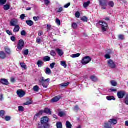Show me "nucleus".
Masks as SVG:
<instances>
[{
    "label": "nucleus",
    "instance_id": "f257e3e1",
    "mask_svg": "<svg viewBox=\"0 0 128 128\" xmlns=\"http://www.w3.org/2000/svg\"><path fill=\"white\" fill-rule=\"evenodd\" d=\"M50 79L48 78L45 80L44 78L42 77L40 79L39 84L41 86H42L44 88H48V87L50 84Z\"/></svg>",
    "mask_w": 128,
    "mask_h": 128
},
{
    "label": "nucleus",
    "instance_id": "f03ea898",
    "mask_svg": "<svg viewBox=\"0 0 128 128\" xmlns=\"http://www.w3.org/2000/svg\"><path fill=\"white\" fill-rule=\"evenodd\" d=\"M90 62H92V58L90 56H86L82 59L81 63L83 66H86Z\"/></svg>",
    "mask_w": 128,
    "mask_h": 128
},
{
    "label": "nucleus",
    "instance_id": "7ed1b4c3",
    "mask_svg": "<svg viewBox=\"0 0 128 128\" xmlns=\"http://www.w3.org/2000/svg\"><path fill=\"white\" fill-rule=\"evenodd\" d=\"M99 24L101 26V28L102 32H106V30H108V24L104 22L103 21H100L99 22Z\"/></svg>",
    "mask_w": 128,
    "mask_h": 128
},
{
    "label": "nucleus",
    "instance_id": "20e7f679",
    "mask_svg": "<svg viewBox=\"0 0 128 128\" xmlns=\"http://www.w3.org/2000/svg\"><path fill=\"white\" fill-rule=\"evenodd\" d=\"M24 47V41L22 40H19L17 45V48L18 50H22V48Z\"/></svg>",
    "mask_w": 128,
    "mask_h": 128
},
{
    "label": "nucleus",
    "instance_id": "39448f33",
    "mask_svg": "<svg viewBox=\"0 0 128 128\" xmlns=\"http://www.w3.org/2000/svg\"><path fill=\"white\" fill-rule=\"evenodd\" d=\"M108 66L110 68H116V62H113L112 60H110L108 61Z\"/></svg>",
    "mask_w": 128,
    "mask_h": 128
},
{
    "label": "nucleus",
    "instance_id": "423d86ee",
    "mask_svg": "<svg viewBox=\"0 0 128 128\" xmlns=\"http://www.w3.org/2000/svg\"><path fill=\"white\" fill-rule=\"evenodd\" d=\"M16 94L20 98H24V96H26V92H24V91H23L22 90H18L17 91Z\"/></svg>",
    "mask_w": 128,
    "mask_h": 128
},
{
    "label": "nucleus",
    "instance_id": "0eeeda50",
    "mask_svg": "<svg viewBox=\"0 0 128 128\" xmlns=\"http://www.w3.org/2000/svg\"><path fill=\"white\" fill-rule=\"evenodd\" d=\"M100 6H108V0H99Z\"/></svg>",
    "mask_w": 128,
    "mask_h": 128
},
{
    "label": "nucleus",
    "instance_id": "6e6552de",
    "mask_svg": "<svg viewBox=\"0 0 128 128\" xmlns=\"http://www.w3.org/2000/svg\"><path fill=\"white\" fill-rule=\"evenodd\" d=\"M48 122V118L46 116L44 117L41 118V124H46Z\"/></svg>",
    "mask_w": 128,
    "mask_h": 128
},
{
    "label": "nucleus",
    "instance_id": "1a4fd4ad",
    "mask_svg": "<svg viewBox=\"0 0 128 128\" xmlns=\"http://www.w3.org/2000/svg\"><path fill=\"white\" fill-rule=\"evenodd\" d=\"M124 96H126V94L122 91H120L118 93V96L119 98H124Z\"/></svg>",
    "mask_w": 128,
    "mask_h": 128
},
{
    "label": "nucleus",
    "instance_id": "9d476101",
    "mask_svg": "<svg viewBox=\"0 0 128 128\" xmlns=\"http://www.w3.org/2000/svg\"><path fill=\"white\" fill-rule=\"evenodd\" d=\"M18 24V20L16 19H13L11 20L10 22V26H16V24Z\"/></svg>",
    "mask_w": 128,
    "mask_h": 128
},
{
    "label": "nucleus",
    "instance_id": "9b49d317",
    "mask_svg": "<svg viewBox=\"0 0 128 128\" xmlns=\"http://www.w3.org/2000/svg\"><path fill=\"white\" fill-rule=\"evenodd\" d=\"M0 82L2 84H4V86H8L10 84L8 81V80L6 79H1Z\"/></svg>",
    "mask_w": 128,
    "mask_h": 128
},
{
    "label": "nucleus",
    "instance_id": "f8f14e48",
    "mask_svg": "<svg viewBox=\"0 0 128 128\" xmlns=\"http://www.w3.org/2000/svg\"><path fill=\"white\" fill-rule=\"evenodd\" d=\"M6 58V54L4 52H0V58L1 60H4Z\"/></svg>",
    "mask_w": 128,
    "mask_h": 128
},
{
    "label": "nucleus",
    "instance_id": "ddd939ff",
    "mask_svg": "<svg viewBox=\"0 0 128 128\" xmlns=\"http://www.w3.org/2000/svg\"><path fill=\"white\" fill-rule=\"evenodd\" d=\"M60 100V96H56L52 100V102H58Z\"/></svg>",
    "mask_w": 128,
    "mask_h": 128
},
{
    "label": "nucleus",
    "instance_id": "4468645a",
    "mask_svg": "<svg viewBox=\"0 0 128 128\" xmlns=\"http://www.w3.org/2000/svg\"><path fill=\"white\" fill-rule=\"evenodd\" d=\"M56 52H57L58 56H64V51H62V50L60 48H57L56 49Z\"/></svg>",
    "mask_w": 128,
    "mask_h": 128
},
{
    "label": "nucleus",
    "instance_id": "2eb2a0df",
    "mask_svg": "<svg viewBox=\"0 0 128 128\" xmlns=\"http://www.w3.org/2000/svg\"><path fill=\"white\" fill-rule=\"evenodd\" d=\"M43 114V111H40L38 114H36V116L34 117V120H38V118L40 116H42Z\"/></svg>",
    "mask_w": 128,
    "mask_h": 128
},
{
    "label": "nucleus",
    "instance_id": "dca6fc26",
    "mask_svg": "<svg viewBox=\"0 0 128 128\" xmlns=\"http://www.w3.org/2000/svg\"><path fill=\"white\" fill-rule=\"evenodd\" d=\"M14 32H20V26L16 25V26H14Z\"/></svg>",
    "mask_w": 128,
    "mask_h": 128
},
{
    "label": "nucleus",
    "instance_id": "f3484780",
    "mask_svg": "<svg viewBox=\"0 0 128 128\" xmlns=\"http://www.w3.org/2000/svg\"><path fill=\"white\" fill-rule=\"evenodd\" d=\"M109 122H110V124H118V121L115 119H110L109 120Z\"/></svg>",
    "mask_w": 128,
    "mask_h": 128
},
{
    "label": "nucleus",
    "instance_id": "a211bd4d",
    "mask_svg": "<svg viewBox=\"0 0 128 128\" xmlns=\"http://www.w3.org/2000/svg\"><path fill=\"white\" fill-rule=\"evenodd\" d=\"M42 112L43 114L44 112V114H52V112L50 111V110L48 109V108H46Z\"/></svg>",
    "mask_w": 128,
    "mask_h": 128
},
{
    "label": "nucleus",
    "instance_id": "6ab92c4d",
    "mask_svg": "<svg viewBox=\"0 0 128 128\" xmlns=\"http://www.w3.org/2000/svg\"><path fill=\"white\" fill-rule=\"evenodd\" d=\"M90 80H92V82H96L98 80V78L96 76H91Z\"/></svg>",
    "mask_w": 128,
    "mask_h": 128
},
{
    "label": "nucleus",
    "instance_id": "aec40b11",
    "mask_svg": "<svg viewBox=\"0 0 128 128\" xmlns=\"http://www.w3.org/2000/svg\"><path fill=\"white\" fill-rule=\"evenodd\" d=\"M26 24H28L29 26H34V22H32V20H26Z\"/></svg>",
    "mask_w": 128,
    "mask_h": 128
},
{
    "label": "nucleus",
    "instance_id": "412c9836",
    "mask_svg": "<svg viewBox=\"0 0 128 128\" xmlns=\"http://www.w3.org/2000/svg\"><path fill=\"white\" fill-rule=\"evenodd\" d=\"M43 60L44 62H50V58L48 56H46L43 58Z\"/></svg>",
    "mask_w": 128,
    "mask_h": 128
},
{
    "label": "nucleus",
    "instance_id": "4be33fe9",
    "mask_svg": "<svg viewBox=\"0 0 128 128\" xmlns=\"http://www.w3.org/2000/svg\"><path fill=\"white\" fill-rule=\"evenodd\" d=\"M66 112H64L62 111L59 112H58V116H60V118H62L64 116H66Z\"/></svg>",
    "mask_w": 128,
    "mask_h": 128
},
{
    "label": "nucleus",
    "instance_id": "5701e85b",
    "mask_svg": "<svg viewBox=\"0 0 128 128\" xmlns=\"http://www.w3.org/2000/svg\"><path fill=\"white\" fill-rule=\"evenodd\" d=\"M46 74L48 75L52 74V70L48 68H46Z\"/></svg>",
    "mask_w": 128,
    "mask_h": 128
},
{
    "label": "nucleus",
    "instance_id": "b1692460",
    "mask_svg": "<svg viewBox=\"0 0 128 128\" xmlns=\"http://www.w3.org/2000/svg\"><path fill=\"white\" fill-rule=\"evenodd\" d=\"M70 82H64L60 84L59 86H62V88H66V86H68L70 84Z\"/></svg>",
    "mask_w": 128,
    "mask_h": 128
},
{
    "label": "nucleus",
    "instance_id": "393cba45",
    "mask_svg": "<svg viewBox=\"0 0 128 128\" xmlns=\"http://www.w3.org/2000/svg\"><path fill=\"white\" fill-rule=\"evenodd\" d=\"M6 114V112H4V110H0V116L2 118H4V114Z\"/></svg>",
    "mask_w": 128,
    "mask_h": 128
},
{
    "label": "nucleus",
    "instance_id": "a878e982",
    "mask_svg": "<svg viewBox=\"0 0 128 128\" xmlns=\"http://www.w3.org/2000/svg\"><path fill=\"white\" fill-rule=\"evenodd\" d=\"M20 66L23 70H26V68H28L26 65V64L24 62L20 63Z\"/></svg>",
    "mask_w": 128,
    "mask_h": 128
},
{
    "label": "nucleus",
    "instance_id": "bb28decb",
    "mask_svg": "<svg viewBox=\"0 0 128 128\" xmlns=\"http://www.w3.org/2000/svg\"><path fill=\"white\" fill-rule=\"evenodd\" d=\"M90 1L84 2L83 5L84 8H88L90 6Z\"/></svg>",
    "mask_w": 128,
    "mask_h": 128
},
{
    "label": "nucleus",
    "instance_id": "cd10ccee",
    "mask_svg": "<svg viewBox=\"0 0 128 128\" xmlns=\"http://www.w3.org/2000/svg\"><path fill=\"white\" fill-rule=\"evenodd\" d=\"M108 6L110 8H114V3L112 1H110L108 2Z\"/></svg>",
    "mask_w": 128,
    "mask_h": 128
},
{
    "label": "nucleus",
    "instance_id": "c85d7f7f",
    "mask_svg": "<svg viewBox=\"0 0 128 128\" xmlns=\"http://www.w3.org/2000/svg\"><path fill=\"white\" fill-rule=\"evenodd\" d=\"M80 56V54H76L71 55V58H78Z\"/></svg>",
    "mask_w": 128,
    "mask_h": 128
},
{
    "label": "nucleus",
    "instance_id": "c756f323",
    "mask_svg": "<svg viewBox=\"0 0 128 128\" xmlns=\"http://www.w3.org/2000/svg\"><path fill=\"white\" fill-rule=\"evenodd\" d=\"M106 100H116V98L112 96H108L106 97Z\"/></svg>",
    "mask_w": 128,
    "mask_h": 128
},
{
    "label": "nucleus",
    "instance_id": "7c9ffc66",
    "mask_svg": "<svg viewBox=\"0 0 128 128\" xmlns=\"http://www.w3.org/2000/svg\"><path fill=\"white\" fill-rule=\"evenodd\" d=\"M60 64L61 66H64V68H66L68 65H66V62L64 61H62L60 62Z\"/></svg>",
    "mask_w": 128,
    "mask_h": 128
},
{
    "label": "nucleus",
    "instance_id": "2f4dec72",
    "mask_svg": "<svg viewBox=\"0 0 128 128\" xmlns=\"http://www.w3.org/2000/svg\"><path fill=\"white\" fill-rule=\"evenodd\" d=\"M10 8V6L8 4H6L4 6V10H8Z\"/></svg>",
    "mask_w": 128,
    "mask_h": 128
},
{
    "label": "nucleus",
    "instance_id": "473e14b6",
    "mask_svg": "<svg viewBox=\"0 0 128 128\" xmlns=\"http://www.w3.org/2000/svg\"><path fill=\"white\" fill-rule=\"evenodd\" d=\"M7 0H0V6H4L6 4Z\"/></svg>",
    "mask_w": 128,
    "mask_h": 128
},
{
    "label": "nucleus",
    "instance_id": "72a5a7b5",
    "mask_svg": "<svg viewBox=\"0 0 128 128\" xmlns=\"http://www.w3.org/2000/svg\"><path fill=\"white\" fill-rule=\"evenodd\" d=\"M110 82L112 86H118V83L114 80H111Z\"/></svg>",
    "mask_w": 128,
    "mask_h": 128
},
{
    "label": "nucleus",
    "instance_id": "f704fd0d",
    "mask_svg": "<svg viewBox=\"0 0 128 128\" xmlns=\"http://www.w3.org/2000/svg\"><path fill=\"white\" fill-rule=\"evenodd\" d=\"M72 124H70V122L68 121H67L66 122V128H72Z\"/></svg>",
    "mask_w": 128,
    "mask_h": 128
},
{
    "label": "nucleus",
    "instance_id": "c9c22d12",
    "mask_svg": "<svg viewBox=\"0 0 128 128\" xmlns=\"http://www.w3.org/2000/svg\"><path fill=\"white\" fill-rule=\"evenodd\" d=\"M104 128H112V124L108 123H105Z\"/></svg>",
    "mask_w": 128,
    "mask_h": 128
},
{
    "label": "nucleus",
    "instance_id": "e433bc0d",
    "mask_svg": "<svg viewBox=\"0 0 128 128\" xmlns=\"http://www.w3.org/2000/svg\"><path fill=\"white\" fill-rule=\"evenodd\" d=\"M42 64H44V62L40 60H38L37 62V65L38 66V68H41Z\"/></svg>",
    "mask_w": 128,
    "mask_h": 128
},
{
    "label": "nucleus",
    "instance_id": "4c0bfd02",
    "mask_svg": "<svg viewBox=\"0 0 128 128\" xmlns=\"http://www.w3.org/2000/svg\"><path fill=\"white\" fill-rule=\"evenodd\" d=\"M33 90L34 92H38V90H40V88L38 86H35L34 87Z\"/></svg>",
    "mask_w": 128,
    "mask_h": 128
},
{
    "label": "nucleus",
    "instance_id": "58836bf2",
    "mask_svg": "<svg viewBox=\"0 0 128 128\" xmlns=\"http://www.w3.org/2000/svg\"><path fill=\"white\" fill-rule=\"evenodd\" d=\"M88 18H86V16H83L81 18V20H82V22H88Z\"/></svg>",
    "mask_w": 128,
    "mask_h": 128
},
{
    "label": "nucleus",
    "instance_id": "ea45409f",
    "mask_svg": "<svg viewBox=\"0 0 128 128\" xmlns=\"http://www.w3.org/2000/svg\"><path fill=\"white\" fill-rule=\"evenodd\" d=\"M19 112H22L24 111V108L22 106H19L18 107Z\"/></svg>",
    "mask_w": 128,
    "mask_h": 128
},
{
    "label": "nucleus",
    "instance_id": "a19ab883",
    "mask_svg": "<svg viewBox=\"0 0 128 128\" xmlns=\"http://www.w3.org/2000/svg\"><path fill=\"white\" fill-rule=\"evenodd\" d=\"M57 128H62V124L60 122H58L56 123Z\"/></svg>",
    "mask_w": 128,
    "mask_h": 128
},
{
    "label": "nucleus",
    "instance_id": "79ce46f5",
    "mask_svg": "<svg viewBox=\"0 0 128 128\" xmlns=\"http://www.w3.org/2000/svg\"><path fill=\"white\" fill-rule=\"evenodd\" d=\"M4 120H6V122H10V120H12V117H10V116H6L4 117Z\"/></svg>",
    "mask_w": 128,
    "mask_h": 128
},
{
    "label": "nucleus",
    "instance_id": "37998d69",
    "mask_svg": "<svg viewBox=\"0 0 128 128\" xmlns=\"http://www.w3.org/2000/svg\"><path fill=\"white\" fill-rule=\"evenodd\" d=\"M32 104V100L28 101L26 102L24 104V106H30V104Z\"/></svg>",
    "mask_w": 128,
    "mask_h": 128
},
{
    "label": "nucleus",
    "instance_id": "c03bdc74",
    "mask_svg": "<svg viewBox=\"0 0 128 128\" xmlns=\"http://www.w3.org/2000/svg\"><path fill=\"white\" fill-rule=\"evenodd\" d=\"M80 110V108L78 106H75L74 108V112H78Z\"/></svg>",
    "mask_w": 128,
    "mask_h": 128
},
{
    "label": "nucleus",
    "instance_id": "a18cd8bd",
    "mask_svg": "<svg viewBox=\"0 0 128 128\" xmlns=\"http://www.w3.org/2000/svg\"><path fill=\"white\" fill-rule=\"evenodd\" d=\"M72 27L74 30H76V28H78V24L76 23H73L72 24Z\"/></svg>",
    "mask_w": 128,
    "mask_h": 128
},
{
    "label": "nucleus",
    "instance_id": "49530a36",
    "mask_svg": "<svg viewBox=\"0 0 128 128\" xmlns=\"http://www.w3.org/2000/svg\"><path fill=\"white\" fill-rule=\"evenodd\" d=\"M6 52L8 54H12V51L10 50V48H7L6 49Z\"/></svg>",
    "mask_w": 128,
    "mask_h": 128
},
{
    "label": "nucleus",
    "instance_id": "de8ad7c7",
    "mask_svg": "<svg viewBox=\"0 0 128 128\" xmlns=\"http://www.w3.org/2000/svg\"><path fill=\"white\" fill-rule=\"evenodd\" d=\"M75 16L77 18H79L80 16V13L78 12H76L75 14Z\"/></svg>",
    "mask_w": 128,
    "mask_h": 128
},
{
    "label": "nucleus",
    "instance_id": "09e8293b",
    "mask_svg": "<svg viewBox=\"0 0 128 128\" xmlns=\"http://www.w3.org/2000/svg\"><path fill=\"white\" fill-rule=\"evenodd\" d=\"M24 56H28V50H23Z\"/></svg>",
    "mask_w": 128,
    "mask_h": 128
},
{
    "label": "nucleus",
    "instance_id": "8fccbe9b",
    "mask_svg": "<svg viewBox=\"0 0 128 128\" xmlns=\"http://www.w3.org/2000/svg\"><path fill=\"white\" fill-rule=\"evenodd\" d=\"M21 36H26V32L25 30H22L21 32Z\"/></svg>",
    "mask_w": 128,
    "mask_h": 128
},
{
    "label": "nucleus",
    "instance_id": "3c124183",
    "mask_svg": "<svg viewBox=\"0 0 128 128\" xmlns=\"http://www.w3.org/2000/svg\"><path fill=\"white\" fill-rule=\"evenodd\" d=\"M44 128H50V125L48 124V123L46 124H44Z\"/></svg>",
    "mask_w": 128,
    "mask_h": 128
},
{
    "label": "nucleus",
    "instance_id": "603ef678",
    "mask_svg": "<svg viewBox=\"0 0 128 128\" xmlns=\"http://www.w3.org/2000/svg\"><path fill=\"white\" fill-rule=\"evenodd\" d=\"M64 10V8H60L58 9H56V12H62Z\"/></svg>",
    "mask_w": 128,
    "mask_h": 128
},
{
    "label": "nucleus",
    "instance_id": "864d4df0",
    "mask_svg": "<svg viewBox=\"0 0 128 128\" xmlns=\"http://www.w3.org/2000/svg\"><path fill=\"white\" fill-rule=\"evenodd\" d=\"M56 24H58V26H60V20L58 18H56Z\"/></svg>",
    "mask_w": 128,
    "mask_h": 128
},
{
    "label": "nucleus",
    "instance_id": "5fc2aeb1",
    "mask_svg": "<svg viewBox=\"0 0 128 128\" xmlns=\"http://www.w3.org/2000/svg\"><path fill=\"white\" fill-rule=\"evenodd\" d=\"M118 38L119 40H124V35H119Z\"/></svg>",
    "mask_w": 128,
    "mask_h": 128
},
{
    "label": "nucleus",
    "instance_id": "6e6d98bb",
    "mask_svg": "<svg viewBox=\"0 0 128 128\" xmlns=\"http://www.w3.org/2000/svg\"><path fill=\"white\" fill-rule=\"evenodd\" d=\"M44 4L46 6H48V4H50V2L48 0H44Z\"/></svg>",
    "mask_w": 128,
    "mask_h": 128
},
{
    "label": "nucleus",
    "instance_id": "4d7b16f0",
    "mask_svg": "<svg viewBox=\"0 0 128 128\" xmlns=\"http://www.w3.org/2000/svg\"><path fill=\"white\" fill-rule=\"evenodd\" d=\"M106 60H110V54H106L104 56Z\"/></svg>",
    "mask_w": 128,
    "mask_h": 128
},
{
    "label": "nucleus",
    "instance_id": "13d9d810",
    "mask_svg": "<svg viewBox=\"0 0 128 128\" xmlns=\"http://www.w3.org/2000/svg\"><path fill=\"white\" fill-rule=\"evenodd\" d=\"M54 66H56V63H52L50 64V68L52 70L54 68Z\"/></svg>",
    "mask_w": 128,
    "mask_h": 128
},
{
    "label": "nucleus",
    "instance_id": "bf43d9fd",
    "mask_svg": "<svg viewBox=\"0 0 128 128\" xmlns=\"http://www.w3.org/2000/svg\"><path fill=\"white\" fill-rule=\"evenodd\" d=\"M106 52H107L106 54H109V56H110V54H112V52L110 50H107Z\"/></svg>",
    "mask_w": 128,
    "mask_h": 128
},
{
    "label": "nucleus",
    "instance_id": "052dcab7",
    "mask_svg": "<svg viewBox=\"0 0 128 128\" xmlns=\"http://www.w3.org/2000/svg\"><path fill=\"white\" fill-rule=\"evenodd\" d=\"M50 54L52 56H56V52L54 51H52L50 52Z\"/></svg>",
    "mask_w": 128,
    "mask_h": 128
},
{
    "label": "nucleus",
    "instance_id": "680f3d73",
    "mask_svg": "<svg viewBox=\"0 0 128 128\" xmlns=\"http://www.w3.org/2000/svg\"><path fill=\"white\" fill-rule=\"evenodd\" d=\"M24 18H26V15H24V14H22L20 16V18L22 20H24Z\"/></svg>",
    "mask_w": 128,
    "mask_h": 128
},
{
    "label": "nucleus",
    "instance_id": "e2e57ef3",
    "mask_svg": "<svg viewBox=\"0 0 128 128\" xmlns=\"http://www.w3.org/2000/svg\"><path fill=\"white\" fill-rule=\"evenodd\" d=\"M6 32L8 34H9V36H12V32H10V31L8 30H6Z\"/></svg>",
    "mask_w": 128,
    "mask_h": 128
},
{
    "label": "nucleus",
    "instance_id": "0e129e2a",
    "mask_svg": "<svg viewBox=\"0 0 128 128\" xmlns=\"http://www.w3.org/2000/svg\"><path fill=\"white\" fill-rule=\"evenodd\" d=\"M70 6V3H68V4H66V5L64 6V8H68Z\"/></svg>",
    "mask_w": 128,
    "mask_h": 128
},
{
    "label": "nucleus",
    "instance_id": "69168bd1",
    "mask_svg": "<svg viewBox=\"0 0 128 128\" xmlns=\"http://www.w3.org/2000/svg\"><path fill=\"white\" fill-rule=\"evenodd\" d=\"M33 18L35 22H38V18H40L34 16Z\"/></svg>",
    "mask_w": 128,
    "mask_h": 128
},
{
    "label": "nucleus",
    "instance_id": "338daca9",
    "mask_svg": "<svg viewBox=\"0 0 128 128\" xmlns=\"http://www.w3.org/2000/svg\"><path fill=\"white\" fill-rule=\"evenodd\" d=\"M10 40H12V42H16V37L12 36Z\"/></svg>",
    "mask_w": 128,
    "mask_h": 128
},
{
    "label": "nucleus",
    "instance_id": "774afa93",
    "mask_svg": "<svg viewBox=\"0 0 128 128\" xmlns=\"http://www.w3.org/2000/svg\"><path fill=\"white\" fill-rule=\"evenodd\" d=\"M42 34H44V33L40 31L38 32L39 36H42Z\"/></svg>",
    "mask_w": 128,
    "mask_h": 128
}]
</instances>
